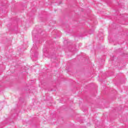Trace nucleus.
Masks as SVG:
<instances>
[{"label":"nucleus","mask_w":128,"mask_h":128,"mask_svg":"<svg viewBox=\"0 0 128 128\" xmlns=\"http://www.w3.org/2000/svg\"><path fill=\"white\" fill-rule=\"evenodd\" d=\"M38 53L36 52V54H34L35 58H38Z\"/></svg>","instance_id":"1"},{"label":"nucleus","mask_w":128,"mask_h":128,"mask_svg":"<svg viewBox=\"0 0 128 128\" xmlns=\"http://www.w3.org/2000/svg\"><path fill=\"white\" fill-rule=\"evenodd\" d=\"M32 50H34V47L32 48Z\"/></svg>","instance_id":"2"}]
</instances>
